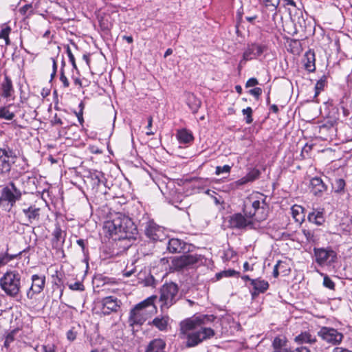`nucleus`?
I'll return each instance as SVG.
<instances>
[{"label": "nucleus", "instance_id": "1", "mask_svg": "<svg viewBox=\"0 0 352 352\" xmlns=\"http://www.w3.org/2000/svg\"><path fill=\"white\" fill-rule=\"evenodd\" d=\"M214 319L213 315H199L181 322L180 331L186 337V346H195L213 337L214 331L206 325Z\"/></svg>", "mask_w": 352, "mask_h": 352}, {"label": "nucleus", "instance_id": "2", "mask_svg": "<svg viewBox=\"0 0 352 352\" xmlns=\"http://www.w3.org/2000/svg\"><path fill=\"white\" fill-rule=\"evenodd\" d=\"M103 231L107 237L113 240L135 239L137 228L130 218L118 214L113 219L107 221L103 226Z\"/></svg>", "mask_w": 352, "mask_h": 352}, {"label": "nucleus", "instance_id": "3", "mask_svg": "<svg viewBox=\"0 0 352 352\" xmlns=\"http://www.w3.org/2000/svg\"><path fill=\"white\" fill-rule=\"evenodd\" d=\"M266 196L258 192H253L245 198L243 202V212L254 221L266 219L268 214V206L265 201Z\"/></svg>", "mask_w": 352, "mask_h": 352}, {"label": "nucleus", "instance_id": "4", "mask_svg": "<svg viewBox=\"0 0 352 352\" xmlns=\"http://www.w3.org/2000/svg\"><path fill=\"white\" fill-rule=\"evenodd\" d=\"M21 276L16 271H8L0 278L2 290L10 297L16 298L21 288Z\"/></svg>", "mask_w": 352, "mask_h": 352}, {"label": "nucleus", "instance_id": "5", "mask_svg": "<svg viewBox=\"0 0 352 352\" xmlns=\"http://www.w3.org/2000/svg\"><path fill=\"white\" fill-rule=\"evenodd\" d=\"M179 287L173 282L164 283L160 289L159 302L162 311L168 309L179 299Z\"/></svg>", "mask_w": 352, "mask_h": 352}, {"label": "nucleus", "instance_id": "6", "mask_svg": "<svg viewBox=\"0 0 352 352\" xmlns=\"http://www.w3.org/2000/svg\"><path fill=\"white\" fill-rule=\"evenodd\" d=\"M156 299V296H151L137 304L131 310L129 316V322L131 326H133L134 324L141 325L144 322V316L146 314L145 309L148 307H152L153 309H155L154 302Z\"/></svg>", "mask_w": 352, "mask_h": 352}, {"label": "nucleus", "instance_id": "7", "mask_svg": "<svg viewBox=\"0 0 352 352\" xmlns=\"http://www.w3.org/2000/svg\"><path fill=\"white\" fill-rule=\"evenodd\" d=\"M21 190L16 188L13 182H10L8 186L2 189L0 204L6 201L10 205V207H13L16 201L21 199Z\"/></svg>", "mask_w": 352, "mask_h": 352}, {"label": "nucleus", "instance_id": "8", "mask_svg": "<svg viewBox=\"0 0 352 352\" xmlns=\"http://www.w3.org/2000/svg\"><path fill=\"white\" fill-rule=\"evenodd\" d=\"M316 262L320 265H330L337 259V254L331 248L314 249Z\"/></svg>", "mask_w": 352, "mask_h": 352}, {"label": "nucleus", "instance_id": "9", "mask_svg": "<svg viewBox=\"0 0 352 352\" xmlns=\"http://www.w3.org/2000/svg\"><path fill=\"white\" fill-rule=\"evenodd\" d=\"M267 50V46L258 43H251L247 46L243 54V58L240 61L239 68L240 69L243 65L248 60L255 59Z\"/></svg>", "mask_w": 352, "mask_h": 352}, {"label": "nucleus", "instance_id": "10", "mask_svg": "<svg viewBox=\"0 0 352 352\" xmlns=\"http://www.w3.org/2000/svg\"><path fill=\"white\" fill-rule=\"evenodd\" d=\"M318 336L324 341L332 345L339 344L344 336L342 333L338 332L333 328L322 327L318 332Z\"/></svg>", "mask_w": 352, "mask_h": 352}, {"label": "nucleus", "instance_id": "11", "mask_svg": "<svg viewBox=\"0 0 352 352\" xmlns=\"http://www.w3.org/2000/svg\"><path fill=\"white\" fill-rule=\"evenodd\" d=\"M228 222L230 228L236 229L252 228L254 223L250 217L239 212L230 216Z\"/></svg>", "mask_w": 352, "mask_h": 352}, {"label": "nucleus", "instance_id": "12", "mask_svg": "<svg viewBox=\"0 0 352 352\" xmlns=\"http://www.w3.org/2000/svg\"><path fill=\"white\" fill-rule=\"evenodd\" d=\"M144 234L153 241H162L165 238L164 229L157 225L153 221L146 222L144 227Z\"/></svg>", "mask_w": 352, "mask_h": 352}, {"label": "nucleus", "instance_id": "13", "mask_svg": "<svg viewBox=\"0 0 352 352\" xmlns=\"http://www.w3.org/2000/svg\"><path fill=\"white\" fill-rule=\"evenodd\" d=\"M32 285L27 291V298L29 299L35 298L36 295L41 293L45 285V276L34 274L31 277Z\"/></svg>", "mask_w": 352, "mask_h": 352}, {"label": "nucleus", "instance_id": "14", "mask_svg": "<svg viewBox=\"0 0 352 352\" xmlns=\"http://www.w3.org/2000/svg\"><path fill=\"white\" fill-rule=\"evenodd\" d=\"M201 260L198 254H184L173 260V266L175 270H179L184 267L193 265Z\"/></svg>", "mask_w": 352, "mask_h": 352}, {"label": "nucleus", "instance_id": "15", "mask_svg": "<svg viewBox=\"0 0 352 352\" xmlns=\"http://www.w3.org/2000/svg\"><path fill=\"white\" fill-rule=\"evenodd\" d=\"M102 312L108 315L111 312H116L120 307V301L113 296H107L102 300Z\"/></svg>", "mask_w": 352, "mask_h": 352}, {"label": "nucleus", "instance_id": "16", "mask_svg": "<svg viewBox=\"0 0 352 352\" xmlns=\"http://www.w3.org/2000/svg\"><path fill=\"white\" fill-rule=\"evenodd\" d=\"M311 192L317 197H321L327 190V186L320 177H314L311 179L309 183Z\"/></svg>", "mask_w": 352, "mask_h": 352}, {"label": "nucleus", "instance_id": "17", "mask_svg": "<svg viewBox=\"0 0 352 352\" xmlns=\"http://www.w3.org/2000/svg\"><path fill=\"white\" fill-rule=\"evenodd\" d=\"M288 340L284 336H278L274 338L272 343L273 352H292L287 346Z\"/></svg>", "mask_w": 352, "mask_h": 352}, {"label": "nucleus", "instance_id": "18", "mask_svg": "<svg viewBox=\"0 0 352 352\" xmlns=\"http://www.w3.org/2000/svg\"><path fill=\"white\" fill-rule=\"evenodd\" d=\"M251 285L253 287V291L251 292L252 298L256 297L260 293L265 292L269 288L268 282L261 278L251 280Z\"/></svg>", "mask_w": 352, "mask_h": 352}, {"label": "nucleus", "instance_id": "19", "mask_svg": "<svg viewBox=\"0 0 352 352\" xmlns=\"http://www.w3.org/2000/svg\"><path fill=\"white\" fill-rule=\"evenodd\" d=\"M65 232L61 230L59 226H56L52 232V247L55 249H60L65 242Z\"/></svg>", "mask_w": 352, "mask_h": 352}, {"label": "nucleus", "instance_id": "20", "mask_svg": "<svg viewBox=\"0 0 352 352\" xmlns=\"http://www.w3.org/2000/svg\"><path fill=\"white\" fill-rule=\"evenodd\" d=\"M166 342L163 339L155 338L148 344L144 352H166Z\"/></svg>", "mask_w": 352, "mask_h": 352}, {"label": "nucleus", "instance_id": "21", "mask_svg": "<svg viewBox=\"0 0 352 352\" xmlns=\"http://www.w3.org/2000/svg\"><path fill=\"white\" fill-rule=\"evenodd\" d=\"M40 208L35 206H30L28 208H23V212L27 218L28 223H32L36 221H38L40 217Z\"/></svg>", "mask_w": 352, "mask_h": 352}, {"label": "nucleus", "instance_id": "22", "mask_svg": "<svg viewBox=\"0 0 352 352\" xmlns=\"http://www.w3.org/2000/svg\"><path fill=\"white\" fill-rule=\"evenodd\" d=\"M315 54L313 51L309 50L305 54L303 63L305 68L309 72H313L316 70L315 65Z\"/></svg>", "mask_w": 352, "mask_h": 352}, {"label": "nucleus", "instance_id": "23", "mask_svg": "<svg viewBox=\"0 0 352 352\" xmlns=\"http://www.w3.org/2000/svg\"><path fill=\"white\" fill-rule=\"evenodd\" d=\"M186 104L192 113H196L201 106V101L193 94L188 93L186 95Z\"/></svg>", "mask_w": 352, "mask_h": 352}, {"label": "nucleus", "instance_id": "24", "mask_svg": "<svg viewBox=\"0 0 352 352\" xmlns=\"http://www.w3.org/2000/svg\"><path fill=\"white\" fill-rule=\"evenodd\" d=\"M294 340L298 344L308 343L311 344L316 343L317 341L316 337L311 335L309 331L302 332L295 338Z\"/></svg>", "mask_w": 352, "mask_h": 352}, {"label": "nucleus", "instance_id": "25", "mask_svg": "<svg viewBox=\"0 0 352 352\" xmlns=\"http://www.w3.org/2000/svg\"><path fill=\"white\" fill-rule=\"evenodd\" d=\"M184 247V243L178 239H171L168 241L167 249L170 253L180 252Z\"/></svg>", "mask_w": 352, "mask_h": 352}, {"label": "nucleus", "instance_id": "26", "mask_svg": "<svg viewBox=\"0 0 352 352\" xmlns=\"http://www.w3.org/2000/svg\"><path fill=\"white\" fill-rule=\"evenodd\" d=\"M304 208L299 205H294L291 208V213L295 221L302 223L305 220Z\"/></svg>", "mask_w": 352, "mask_h": 352}, {"label": "nucleus", "instance_id": "27", "mask_svg": "<svg viewBox=\"0 0 352 352\" xmlns=\"http://www.w3.org/2000/svg\"><path fill=\"white\" fill-rule=\"evenodd\" d=\"M2 96L4 98H8L11 96L13 91L12 82L11 79L6 76L1 84Z\"/></svg>", "mask_w": 352, "mask_h": 352}, {"label": "nucleus", "instance_id": "28", "mask_svg": "<svg viewBox=\"0 0 352 352\" xmlns=\"http://www.w3.org/2000/svg\"><path fill=\"white\" fill-rule=\"evenodd\" d=\"M308 221L318 226L322 225L324 222V217L322 212L314 210L308 214Z\"/></svg>", "mask_w": 352, "mask_h": 352}, {"label": "nucleus", "instance_id": "29", "mask_svg": "<svg viewBox=\"0 0 352 352\" xmlns=\"http://www.w3.org/2000/svg\"><path fill=\"white\" fill-rule=\"evenodd\" d=\"M100 26L103 30H109L113 26V19L109 13H104L99 19Z\"/></svg>", "mask_w": 352, "mask_h": 352}, {"label": "nucleus", "instance_id": "30", "mask_svg": "<svg viewBox=\"0 0 352 352\" xmlns=\"http://www.w3.org/2000/svg\"><path fill=\"white\" fill-rule=\"evenodd\" d=\"M177 138L180 143L188 144L193 140L192 134L186 129L179 130Z\"/></svg>", "mask_w": 352, "mask_h": 352}, {"label": "nucleus", "instance_id": "31", "mask_svg": "<svg viewBox=\"0 0 352 352\" xmlns=\"http://www.w3.org/2000/svg\"><path fill=\"white\" fill-rule=\"evenodd\" d=\"M169 318L168 316H161L155 318L152 324L156 328H157L160 331H164L166 329L168 324Z\"/></svg>", "mask_w": 352, "mask_h": 352}, {"label": "nucleus", "instance_id": "32", "mask_svg": "<svg viewBox=\"0 0 352 352\" xmlns=\"http://www.w3.org/2000/svg\"><path fill=\"white\" fill-rule=\"evenodd\" d=\"M3 157H5L8 159L16 157L13 150L6 144H3L2 146L0 145V159H1Z\"/></svg>", "mask_w": 352, "mask_h": 352}, {"label": "nucleus", "instance_id": "33", "mask_svg": "<svg viewBox=\"0 0 352 352\" xmlns=\"http://www.w3.org/2000/svg\"><path fill=\"white\" fill-rule=\"evenodd\" d=\"M332 186L336 193L342 194L344 192L346 183L343 179H336L334 182L332 184Z\"/></svg>", "mask_w": 352, "mask_h": 352}, {"label": "nucleus", "instance_id": "34", "mask_svg": "<svg viewBox=\"0 0 352 352\" xmlns=\"http://www.w3.org/2000/svg\"><path fill=\"white\" fill-rule=\"evenodd\" d=\"M12 165L8 160H3L0 163V177L5 176L11 170Z\"/></svg>", "mask_w": 352, "mask_h": 352}, {"label": "nucleus", "instance_id": "35", "mask_svg": "<svg viewBox=\"0 0 352 352\" xmlns=\"http://www.w3.org/2000/svg\"><path fill=\"white\" fill-rule=\"evenodd\" d=\"M14 116V113L9 110V107H0V118L11 120Z\"/></svg>", "mask_w": 352, "mask_h": 352}, {"label": "nucleus", "instance_id": "36", "mask_svg": "<svg viewBox=\"0 0 352 352\" xmlns=\"http://www.w3.org/2000/svg\"><path fill=\"white\" fill-rule=\"evenodd\" d=\"M11 32V28L8 25L5 26L0 31V38H3L5 40V43L6 45H9L10 44V41L9 38V34Z\"/></svg>", "mask_w": 352, "mask_h": 352}, {"label": "nucleus", "instance_id": "37", "mask_svg": "<svg viewBox=\"0 0 352 352\" xmlns=\"http://www.w3.org/2000/svg\"><path fill=\"white\" fill-rule=\"evenodd\" d=\"M327 82V78L323 76L319 80L317 81L315 85V97H316L320 92L323 90Z\"/></svg>", "mask_w": 352, "mask_h": 352}, {"label": "nucleus", "instance_id": "38", "mask_svg": "<svg viewBox=\"0 0 352 352\" xmlns=\"http://www.w3.org/2000/svg\"><path fill=\"white\" fill-rule=\"evenodd\" d=\"M320 275L323 276V285L324 287L334 290L335 289V283L329 277L328 275L324 274L323 273H320Z\"/></svg>", "mask_w": 352, "mask_h": 352}, {"label": "nucleus", "instance_id": "39", "mask_svg": "<svg viewBox=\"0 0 352 352\" xmlns=\"http://www.w3.org/2000/svg\"><path fill=\"white\" fill-rule=\"evenodd\" d=\"M19 12L25 16H29L34 12V8L32 4H25L19 9Z\"/></svg>", "mask_w": 352, "mask_h": 352}, {"label": "nucleus", "instance_id": "40", "mask_svg": "<svg viewBox=\"0 0 352 352\" xmlns=\"http://www.w3.org/2000/svg\"><path fill=\"white\" fill-rule=\"evenodd\" d=\"M303 235L309 242H314L316 241V236H315L314 232L310 229H303L302 230Z\"/></svg>", "mask_w": 352, "mask_h": 352}, {"label": "nucleus", "instance_id": "41", "mask_svg": "<svg viewBox=\"0 0 352 352\" xmlns=\"http://www.w3.org/2000/svg\"><path fill=\"white\" fill-rule=\"evenodd\" d=\"M266 8H272L273 10H276L280 3V0H261Z\"/></svg>", "mask_w": 352, "mask_h": 352}, {"label": "nucleus", "instance_id": "42", "mask_svg": "<svg viewBox=\"0 0 352 352\" xmlns=\"http://www.w3.org/2000/svg\"><path fill=\"white\" fill-rule=\"evenodd\" d=\"M252 109L251 107H247L246 109H243L242 110V113L244 116H246L245 122L247 124H251L253 121L252 119Z\"/></svg>", "mask_w": 352, "mask_h": 352}, {"label": "nucleus", "instance_id": "43", "mask_svg": "<svg viewBox=\"0 0 352 352\" xmlns=\"http://www.w3.org/2000/svg\"><path fill=\"white\" fill-rule=\"evenodd\" d=\"M14 258L13 256L8 254L0 253V267L6 265L10 261Z\"/></svg>", "mask_w": 352, "mask_h": 352}, {"label": "nucleus", "instance_id": "44", "mask_svg": "<svg viewBox=\"0 0 352 352\" xmlns=\"http://www.w3.org/2000/svg\"><path fill=\"white\" fill-rule=\"evenodd\" d=\"M231 170V166H229V165H224L223 166H217L216 167V170H215V174L217 175H219L222 173H230Z\"/></svg>", "mask_w": 352, "mask_h": 352}, {"label": "nucleus", "instance_id": "45", "mask_svg": "<svg viewBox=\"0 0 352 352\" xmlns=\"http://www.w3.org/2000/svg\"><path fill=\"white\" fill-rule=\"evenodd\" d=\"M14 334L15 331H12L6 336L4 342L5 347L8 348L10 344L14 340Z\"/></svg>", "mask_w": 352, "mask_h": 352}, {"label": "nucleus", "instance_id": "46", "mask_svg": "<svg viewBox=\"0 0 352 352\" xmlns=\"http://www.w3.org/2000/svg\"><path fill=\"white\" fill-rule=\"evenodd\" d=\"M69 288L75 291H84L85 289L83 284L80 281H77L73 284L69 285Z\"/></svg>", "mask_w": 352, "mask_h": 352}, {"label": "nucleus", "instance_id": "47", "mask_svg": "<svg viewBox=\"0 0 352 352\" xmlns=\"http://www.w3.org/2000/svg\"><path fill=\"white\" fill-rule=\"evenodd\" d=\"M260 172L258 170H253L246 175L250 182H252L258 178Z\"/></svg>", "mask_w": 352, "mask_h": 352}, {"label": "nucleus", "instance_id": "48", "mask_svg": "<svg viewBox=\"0 0 352 352\" xmlns=\"http://www.w3.org/2000/svg\"><path fill=\"white\" fill-rule=\"evenodd\" d=\"M239 273L234 270H228L226 271H223L219 274H217V277H221L223 276L230 277V276H234L236 274H239Z\"/></svg>", "mask_w": 352, "mask_h": 352}, {"label": "nucleus", "instance_id": "49", "mask_svg": "<svg viewBox=\"0 0 352 352\" xmlns=\"http://www.w3.org/2000/svg\"><path fill=\"white\" fill-rule=\"evenodd\" d=\"M249 182L248 180V178L247 177V176L245 175V177L236 180V182H234L232 185L235 187V188H239V186H243V185H245L246 184H248Z\"/></svg>", "mask_w": 352, "mask_h": 352}, {"label": "nucleus", "instance_id": "50", "mask_svg": "<svg viewBox=\"0 0 352 352\" xmlns=\"http://www.w3.org/2000/svg\"><path fill=\"white\" fill-rule=\"evenodd\" d=\"M60 80L63 83V85L65 88H67L69 86V80L65 76L63 68L60 69Z\"/></svg>", "mask_w": 352, "mask_h": 352}, {"label": "nucleus", "instance_id": "51", "mask_svg": "<svg viewBox=\"0 0 352 352\" xmlns=\"http://www.w3.org/2000/svg\"><path fill=\"white\" fill-rule=\"evenodd\" d=\"M67 56L69 57V61L71 62V63L72 64V66L74 67V69H77V66H76V61H75V58H74V56L73 55L70 48L69 46L67 47Z\"/></svg>", "mask_w": 352, "mask_h": 352}, {"label": "nucleus", "instance_id": "52", "mask_svg": "<svg viewBox=\"0 0 352 352\" xmlns=\"http://www.w3.org/2000/svg\"><path fill=\"white\" fill-rule=\"evenodd\" d=\"M249 93H250L251 95H252V96H255V97L258 99V98H259V96H260L261 95V94H262V89H261V88H260V87H255V88H254V89H250V90L249 91Z\"/></svg>", "mask_w": 352, "mask_h": 352}, {"label": "nucleus", "instance_id": "53", "mask_svg": "<svg viewBox=\"0 0 352 352\" xmlns=\"http://www.w3.org/2000/svg\"><path fill=\"white\" fill-rule=\"evenodd\" d=\"M77 333L74 329H70L67 332V338L69 341H74L76 338Z\"/></svg>", "mask_w": 352, "mask_h": 352}, {"label": "nucleus", "instance_id": "54", "mask_svg": "<svg viewBox=\"0 0 352 352\" xmlns=\"http://www.w3.org/2000/svg\"><path fill=\"white\" fill-rule=\"evenodd\" d=\"M56 346L54 344L43 345V349L44 352H56Z\"/></svg>", "mask_w": 352, "mask_h": 352}, {"label": "nucleus", "instance_id": "55", "mask_svg": "<svg viewBox=\"0 0 352 352\" xmlns=\"http://www.w3.org/2000/svg\"><path fill=\"white\" fill-rule=\"evenodd\" d=\"M258 84V82L256 78H251L246 82L245 87H254Z\"/></svg>", "mask_w": 352, "mask_h": 352}, {"label": "nucleus", "instance_id": "56", "mask_svg": "<svg viewBox=\"0 0 352 352\" xmlns=\"http://www.w3.org/2000/svg\"><path fill=\"white\" fill-rule=\"evenodd\" d=\"M153 124V118L151 116H149L148 118V125L146 128L148 129V131H146V134L147 135H151L154 134V132L150 130V129L152 127Z\"/></svg>", "mask_w": 352, "mask_h": 352}, {"label": "nucleus", "instance_id": "57", "mask_svg": "<svg viewBox=\"0 0 352 352\" xmlns=\"http://www.w3.org/2000/svg\"><path fill=\"white\" fill-rule=\"evenodd\" d=\"M155 280L153 276H150L145 279V285L146 286L155 287Z\"/></svg>", "mask_w": 352, "mask_h": 352}, {"label": "nucleus", "instance_id": "58", "mask_svg": "<svg viewBox=\"0 0 352 352\" xmlns=\"http://www.w3.org/2000/svg\"><path fill=\"white\" fill-rule=\"evenodd\" d=\"M107 12H108V13L109 12L113 13V12H118V7L116 6H113L111 3H109V4L107 3Z\"/></svg>", "mask_w": 352, "mask_h": 352}, {"label": "nucleus", "instance_id": "59", "mask_svg": "<svg viewBox=\"0 0 352 352\" xmlns=\"http://www.w3.org/2000/svg\"><path fill=\"white\" fill-rule=\"evenodd\" d=\"M311 148H312L311 145H309L307 144H306L305 145V146L302 148V151H301V155L302 156L303 158L305 157V156L304 155V153H308L309 151L311 150Z\"/></svg>", "mask_w": 352, "mask_h": 352}, {"label": "nucleus", "instance_id": "60", "mask_svg": "<svg viewBox=\"0 0 352 352\" xmlns=\"http://www.w3.org/2000/svg\"><path fill=\"white\" fill-rule=\"evenodd\" d=\"M281 262L279 261H278V263L274 265V270H273V276L275 278H277L279 275V272H278V266L280 265Z\"/></svg>", "mask_w": 352, "mask_h": 352}, {"label": "nucleus", "instance_id": "61", "mask_svg": "<svg viewBox=\"0 0 352 352\" xmlns=\"http://www.w3.org/2000/svg\"><path fill=\"white\" fill-rule=\"evenodd\" d=\"M333 352H352V351L343 347H335L333 350Z\"/></svg>", "mask_w": 352, "mask_h": 352}, {"label": "nucleus", "instance_id": "62", "mask_svg": "<svg viewBox=\"0 0 352 352\" xmlns=\"http://www.w3.org/2000/svg\"><path fill=\"white\" fill-rule=\"evenodd\" d=\"M293 352H310V351L305 346H300L296 348Z\"/></svg>", "mask_w": 352, "mask_h": 352}, {"label": "nucleus", "instance_id": "63", "mask_svg": "<svg viewBox=\"0 0 352 352\" xmlns=\"http://www.w3.org/2000/svg\"><path fill=\"white\" fill-rule=\"evenodd\" d=\"M283 1L285 2V4L286 6H293V7H296V3L294 0H283Z\"/></svg>", "mask_w": 352, "mask_h": 352}, {"label": "nucleus", "instance_id": "64", "mask_svg": "<svg viewBox=\"0 0 352 352\" xmlns=\"http://www.w3.org/2000/svg\"><path fill=\"white\" fill-rule=\"evenodd\" d=\"M76 243H77V244H78L80 247H81V248H82V251H84V250H85V246L84 240H83V239H80L77 240Z\"/></svg>", "mask_w": 352, "mask_h": 352}]
</instances>
